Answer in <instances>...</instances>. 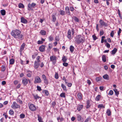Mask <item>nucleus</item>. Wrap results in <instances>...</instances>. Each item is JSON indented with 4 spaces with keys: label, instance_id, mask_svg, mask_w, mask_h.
I'll use <instances>...</instances> for the list:
<instances>
[{
    "label": "nucleus",
    "instance_id": "obj_1",
    "mask_svg": "<svg viewBox=\"0 0 122 122\" xmlns=\"http://www.w3.org/2000/svg\"><path fill=\"white\" fill-rule=\"evenodd\" d=\"M11 35L14 38L20 40L24 39V36L22 34L21 31L19 30H13L11 32Z\"/></svg>",
    "mask_w": 122,
    "mask_h": 122
},
{
    "label": "nucleus",
    "instance_id": "obj_2",
    "mask_svg": "<svg viewBox=\"0 0 122 122\" xmlns=\"http://www.w3.org/2000/svg\"><path fill=\"white\" fill-rule=\"evenodd\" d=\"M36 4L35 3H32L31 4L29 3L28 5V10H33V9L35 7Z\"/></svg>",
    "mask_w": 122,
    "mask_h": 122
},
{
    "label": "nucleus",
    "instance_id": "obj_3",
    "mask_svg": "<svg viewBox=\"0 0 122 122\" xmlns=\"http://www.w3.org/2000/svg\"><path fill=\"white\" fill-rule=\"evenodd\" d=\"M76 41L78 44H79L83 42V39L81 35H78L76 36Z\"/></svg>",
    "mask_w": 122,
    "mask_h": 122
},
{
    "label": "nucleus",
    "instance_id": "obj_4",
    "mask_svg": "<svg viewBox=\"0 0 122 122\" xmlns=\"http://www.w3.org/2000/svg\"><path fill=\"white\" fill-rule=\"evenodd\" d=\"M11 107L13 109H17L20 108V105L18 104L16 102H14L12 104Z\"/></svg>",
    "mask_w": 122,
    "mask_h": 122
},
{
    "label": "nucleus",
    "instance_id": "obj_5",
    "mask_svg": "<svg viewBox=\"0 0 122 122\" xmlns=\"http://www.w3.org/2000/svg\"><path fill=\"white\" fill-rule=\"evenodd\" d=\"M50 61L52 62L53 64L55 65L56 62V57L55 56H50Z\"/></svg>",
    "mask_w": 122,
    "mask_h": 122
},
{
    "label": "nucleus",
    "instance_id": "obj_6",
    "mask_svg": "<svg viewBox=\"0 0 122 122\" xmlns=\"http://www.w3.org/2000/svg\"><path fill=\"white\" fill-rule=\"evenodd\" d=\"M99 23L100 24V26L102 27H107L108 26V24L107 23L105 22L102 19H100V20Z\"/></svg>",
    "mask_w": 122,
    "mask_h": 122
},
{
    "label": "nucleus",
    "instance_id": "obj_7",
    "mask_svg": "<svg viewBox=\"0 0 122 122\" xmlns=\"http://www.w3.org/2000/svg\"><path fill=\"white\" fill-rule=\"evenodd\" d=\"M29 107L30 110L32 111H35L36 110V107L33 104H30L29 105Z\"/></svg>",
    "mask_w": 122,
    "mask_h": 122
},
{
    "label": "nucleus",
    "instance_id": "obj_8",
    "mask_svg": "<svg viewBox=\"0 0 122 122\" xmlns=\"http://www.w3.org/2000/svg\"><path fill=\"white\" fill-rule=\"evenodd\" d=\"M41 82V79L39 77L37 76L35 77V80L34 81L35 83H39Z\"/></svg>",
    "mask_w": 122,
    "mask_h": 122
},
{
    "label": "nucleus",
    "instance_id": "obj_9",
    "mask_svg": "<svg viewBox=\"0 0 122 122\" xmlns=\"http://www.w3.org/2000/svg\"><path fill=\"white\" fill-rule=\"evenodd\" d=\"M46 46L45 45H42L39 48V51L41 52H43L45 51Z\"/></svg>",
    "mask_w": 122,
    "mask_h": 122
},
{
    "label": "nucleus",
    "instance_id": "obj_10",
    "mask_svg": "<svg viewBox=\"0 0 122 122\" xmlns=\"http://www.w3.org/2000/svg\"><path fill=\"white\" fill-rule=\"evenodd\" d=\"M22 80L23 84L24 86L26 85L28 83V80L25 77H23L22 78Z\"/></svg>",
    "mask_w": 122,
    "mask_h": 122
},
{
    "label": "nucleus",
    "instance_id": "obj_11",
    "mask_svg": "<svg viewBox=\"0 0 122 122\" xmlns=\"http://www.w3.org/2000/svg\"><path fill=\"white\" fill-rule=\"evenodd\" d=\"M26 76L28 77H30L32 75V72L30 70H27L26 71Z\"/></svg>",
    "mask_w": 122,
    "mask_h": 122
},
{
    "label": "nucleus",
    "instance_id": "obj_12",
    "mask_svg": "<svg viewBox=\"0 0 122 122\" xmlns=\"http://www.w3.org/2000/svg\"><path fill=\"white\" fill-rule=\"evenodd\" d=\"M40 65V63L38 62L35 61L34 64V67L35 69H37Z\"/></svg>",
    "mask_w": 122,
    "mask_h": 122
},
{
    "label": "nucleus",
    "instance_id": "obj_13",
    "mask_svg": "<svg viewBox=\"0 0 122 122\" xmlns=\"http://www.w3.org/2000/svg\"><path fill=\"white\" fill-rule=\"evenodd\" d=\"M43 79L44 80V81L45 83L46 84H48V81L46 79V77L45 75H43L42 76Z\"/></svg>",
    "mask_w": 122,
    "mask_h": 122
},
{
    "label": "nucleus",
    "instance_id": "obj_14",
    "mask_svg": "<svg viewBox=\"0 0 122 122\" xmlns=\"http://www.w3.org/2000/svg\"><path fill=\"white\" fill-rule=\"evenodd\" d=\"M21 22L24 24H26L28 22L27 20L24 17H22L21 18Z\"/></svg>",
    "mask_w": 122,
    "mask_h": 122
},
{
    "label": "nucleus",
    "instance_id": "obj_15",
    "mask_svg": "<svg viewBox=\"0 0 122 122\" xmlns=\"http://www.w3.org/2000/svg\"><path fill=\"white\" fill-rule=\"evenodd\" d=\"M68 35H67V37L70 40L71 39V31L70 30H69L67 32Z\"/></svg>",
    "mask_w": 122,
    "mask_h": 122
},
{
    "label": "nucleus",
    "instance_id": "obj_16",
    "mask_svg": "<svg viewBox=\"0 0 122 122\" xmlns=\"http://www.w3.org/2000/svg\"><path fill=\"white\" fill-rule=\"evenodd\" d=\"M90 101L89 100H87L86 101V109H88L90 107Z\"/></svg>",
    "mask_w": 122,
    "mask_h": 122
},
{
    "label": "nucleus",
    "instance_id": "obj_17",
    "mask_svg": "<svg viewBox=\"0 0 122 122\" xmlns=\"http://www.w3.org/2000/svg\"><path fill=\"white\" fill-rule=\"evenodd\" d=\"M83 107L82 105H78L77 106V109L78 111H80L82 109Z\"/></svg>",
    "mask_w": 122,
    "mask_h": 122
},
{
    "label": "nucleus",
    "instance_id": "obj_18",
    "mask_svg": "<svg viewBox=\"0 0 122 122\" xmlns=\"http://www.w3.org/2000/svg\"><path fill=\"white\" fill-rule=\"evenodd\" d=\"M117 51V49L116 48H114L111 51V54L114 55Z\"/></svg>",
    "mask_w": 122,
    "mask_h": 122
},
{
    "label": "nucleus",
    "instance_id": "obj_19",
    "mask_svg": "<svg viewBox=\"0 0 122 122\" xmlns=\"http://www.w3.org/2000/svg\"><path fill=\"white\" fill-rule=\"evenodd\" d=\"M82 94L81 92H79L78 93L77 97L80 100H81L82 98Z\"/></svg>",
    "mask_w": 122,
    "mask_h": 122
},
{
    "label": "nucleus",
    "instance_id": "obj_20",
    "mask_svg": "<svg viewBox=\"0 0 122 122\" xmlns=\"http://www.w3.org/2000/svg\"><path fill=\"white\" fill-rule=\"evenodd\" d=\"M65 10L66 12V13L68 15H70V14L69 7L68 6H66L65 7Z\"/></svg>",
    "mask_w": 122,
    "mask_h": 122
},
{
    "label": "nucleus",
    "instance_id": "obj_21",
    "mask_svg": "<svg viewBox=\"0 0 122 122\" xmlns=\"http://www.w3.org/2000/svg\"><path fill=\"white\" fill-rule=\"evenodd\" d=\"M103 77L105 79L108 80L109 79V76L107 74L104 75L103 76Z\"/></svg>",
    "mask_w": 122,
    "mask_h": 122
},
{
    "label": "nucleus",
    "instance_id": "obj_22",
    "mask_svg": "<svg viewBox=\"0 0 122 122\" xmlns=\"http://www.w3.org/2000/svg\"><path fill=\"white\" fill-rule=\"evenodd\" d=\"M15 60L13 58H11L10 60V65H13V64L14 62H15Z\"/></svg>",
    "mask_w": 122,
    "mask_h": 122
},
{
    "label": "nucleus",
    "instance_id": "obj_23",
    "mask_svg": "<svg viewBox=\"0 0 122 122\" xmlns=\"http://www.w3.org/2000/svg\"><path fill=\"white\" fill-rule=\"evenodd\" d=\"M33 96L34 99L36 100L39 99L40 98V97L37 94L34 95L33 94Z\"/></svg>",
    "mask_w": 122,
    "mask_h": 122
},
{
    "label": "nucleus",
    "instance_id": "obj_24",
    "mask_svg": "<svg viewBox=\"0 0 122 122\" xmlns=\"http://www.w3.org/2000/svg\"><path fill=\"white\" fill-rule=\"evenodd\" d=\"M77 120L78 121H80L82 118L81 115L78 114L77 115Z\"/></svg>",
    "mask_w": 122,
    "mask_h": 122
},
{
    "label": "nucleus",
    "instance_id": "obj_25",
    "mask_svg": "<svg viewBox=\"0 0 122 122\" xmlns=\"http://www.w3.org/2000/svg\"><path fill=\"white\" fill-rule=\"evenodd\" d=\"M102 79V77L101 76L96 77V80L97 82H98L101 81Z\"/></svg>",
    "mask_w": 122,
    "mask_h": 122
},
{
    "label": "nucleus",
    "instance_id": "obj_26",
    "mask_svg": "<svg viewBox=\"0 0 122 122\" xmlns=\"http://www.w3.org/2000/svg\"><path fill=\"white\" fill-rule=\"evenodd\" d=\"M61 87L63 89V90L65 91H67V90L66 86L63 84H62L61 85Z\"/></svg>",
    "mask_w": 122,
    "mask_h": 122
},
{
    "label": "nucleus",
    "instance_id": "obj_27",
    "mask_svg": "<svg viewBox=\"0 0 122 122\" xmlns=\"http://www.w3.org/2000/svg\"><path fill=\"white\" fill-rule=\"evenodd\" d=\"M40 34L42 35H46V33L45 31L44 30H41L40 32Z\"/></svg>",
    "mask_w": 122,
    "mask_h": 122
},
{
    "label": "nucleus",
    "instance_id": "obj_28",
    "mask_svg": "<svg viewBox=\"0 0 122 122\" xmlns=\"http://www.w3.org/2000/svg\"><path fill=\"white\" fill-rule=\"evenodd\" d=\"M74 47L72 46H71L70 47V52L71 53H73L74 51Z\"/></svg>",
    "mask_w": 122,
    "mask_h": 122
},
{
    "label": "nucleus",
    "instance_id": "obj_29",
    "mask_svg": "<svg viewBox=\"0 0 122 122\" xmlns=\"http://www.w3.org/2000/svg\"><path fill=\"white\" fill-rule=\"evenodd\" d=\"M67 59V58L66 56H63L62 57V60L63 62H66V61Z\"/></svg>",
    "mask_w": 122,
    "mask_h": 122
},
{
    "label": "nucleus",
    "instance_id": "obj_30",
    "mask_svg": "<svg viewBox=\"0 0 122 122\" xmlns=\"http://www.w3.org/2000/svg\"><path fill=\"white\" fill-rule=\"evenodd\" d=\"M106 113L108 116H110L111 114V112L110 110L109 109L107 110Z\"/></svg>",
    "mask_w": 122,
    "mask_h": 122
},
{
    "label": "nucleus",
    "instance_id": "obj_31",
    "mask_svg": "<svg viewBox=\"0 0 122 122\" xmlns=\"http://www.w3.org/2000/svg\"><path fill=\"white\" fill-rule=\"evenodd\" d=\"M65 93V92H63L61 93L60 95V96L61 97L64 98L66 97Z\"/></svg>",
    "mask_w": 122,
    "mask_h": 122
},
{
    "label": "nucleus",
    "instance_id": "obj_32",
    "mask_svg": "<svg viewBox=\"0 0 122 122\" xmlns=\"http://www.w3.org/2000/svg\"><path fill=\"white\" fill-rule=\"evenodd\" d=\"M113 90L115 92V95L117 96L119 94V92L117 90L116 88H115Z\"/></svg>",
    "mask_w": 122,
    "mask_h": 122
},
{
    "label": "nucleus",
    "instance_id": "obj_33",
    "mask_svg": "<svg viewBox=\"0 0 122 122\" xmlns=\"http://www.w3.org/2000/svg\"><path fill=\"white\" fill-rule=\"evenodd\" d=\"M25 44V43H23L21 46L20 50L21 51H22L24 49Z\"/></svg>",
    "mask_w": 122,
    "mask_h": 122
},
{
    "label": "nucleus",
    "instance_id": "obj_34",
    "mask_svg": "<svg viewBox=\"0 0 122 122\" xmlns=\"http://www.w3.org/2000/svg\"><path fill=\"white\" fill-rule=\"evenodd\" d=\"M98 107L100 109L105 107V105H103L102 104H99L98 106Z\"/></svg>",
    "mask_w": 122,
    "mask_h": 122
},
{
    "label": "nucleus",
    "instance_id": "obj_35",
    "mask_svg": "<svg viewBox=\"0 0 122 122\" xmlns=\"http://www.w3.org/2000/svg\"><path fill=\"white\" fill-rule=\"evenodd\" d=\"M102 60L103 61L105 62L106 61V56L105 55H103L102 56Z\"/></svg>",
    "mask_w": 122,
    "mask_h": 122
},
{
    "label": "nucleus",
    "instance_id": "obj_36",
    "mask_svg": "<svg viewBox=\"0 0 122 122\" xmlns=\"http://www.w3.org/2000/svg\"><path fill=\"white\" fill-rule=\"evenodd\" d=\"M18 7L19 8H23L24 7V6L22 4L20 3L18 5Z\"/></svg>",
    "mask_w": 122,
    "mask_h": 122
},
{
    "label": "nucleus",
    "instance_id": "obj_37",
    "mask_svg": "<svg viewBox=\"0 0 122 122\" xmlns=\"http://www.w3.org/2000/svg\"><path fill=\"white\" fill-rule=\"evenodd\" d=\"M1 14L2 15H4L5 14L6 12L5 10H3L0 11Z\"/></svg>",
    "mask_w": 122,
    "mask_h": 122
},
{
    "label": "nucleus",
    "instance_id": "obj_38",
    "mask_svg": "<svg viewBox=\"0 0 122 122\" xmlns=\"http://www.w3.org/2000/svg\"><path fill=\"white\" fill-rule=\"evenodd\" d=\"M38 120L39 122H43L41 117L39 115L38 116Z\"/></svg>",
    "mask_w": 122,
    "mask_h": 122
},
{
    "label": "nucleus",
    "instance_id": "obj_39",
    "mask_svg": "<svg viewBox=\"0 0 122 122\" xmlns=\"http://www.w3.org/2000/svg\"><path fill=\"white\" fill-rule=\"evenodd\" d=\"M48 39L49 41H52L53 40V36L52 35L48 37Z\"/></svg>",
    "mask_w": 122,
    "mask_h": 122
},
{
    "label": "nucleus",
    "instance_id": "obj_40",
    "mask_svg": "<svg viewBox=\"0 0 122 122\" xmlns=\"http://www.w3.org/2000/svg\"><path fill=\"white\" fill-rule=\"evenodd\" d=\"M101 96L100 95H98L96 98V101H98L99 100Z\"/></svg>",
    "mask_w": 122,
    "mask_h": 122
},
{
    "label": "nucleus",
    "instance_id": "obj_41",
    "mask_svg": "<svg viewBox=\"0 0 122 122\" xmlns=\"http://www.w3.org/2000/svg\"><path fill=\"white\" fill-rule=\"evenodd\" d=\"M14 112L12 110H10L9 111V113L11 115H13L14 114Z\"/></svg>",
    "mask_w": 122,
    "mask_h": 122
},
{
    "label": "nucleus",
    "instance_id": "obj_42",
    "mask_svg": "<svg viewBox=\"0 0 122 122\" xmlns=\"http://www.w3.org/2000/svg\"><path fill=\"white\" fill-rule=\"evenodd\" d=\"M43 92L45 93V94L47 96L49 94V93L47 90H44L43 91Z\"/></svg>",
    "mask_w": 122,
    "mask_h": 122
},
{
    "label": "nucleus",
    "instance_id": "obj_43",
    "mask_svg": "<svg viewBox=\"0 0 122 122\" xmlns=\"http://www.w3.org/2000/svg\"><path fill=\"white\" fill-rule=\"evenodd\" d=\"M61 15H63L65 14V12L63 10H61L59 11Z\"/></svg>",
    "mask_w": 122,
    "mask_h": 122
},
{
    "label": "nucleus",
    "instance_id": "obj_44",
    "mask_svg": "<svg viewBox=\"0 0 122 122\" xmlns=\"http://www.w3.org/2000/svg\"><path fill=\"white\" fill-rule=\"evenodd\" d=\"M25 115L24 114L22 113L20 115V117L21 119H23L25 117Z\"/></svg>",
    "mask_w": 122,
    "mask_h": 122
},
{
    "label": "nucleus",
    "instance_id": "obj_45",
    "mask_svg": "<svg viewBox=\"0 0 122 122\" xmlns=\"http://www.w3.org/2000/svg\"><path fill=\"white\" fill-rule=\"evenodd\" d=\"M17 102H19L20 104H22V101L20 99L18 98L17 99Z\"/></svg>",
    "mask_w": 122,
    "mask_h": 122
},
{
    "label": "nucleus",
    "instance_id": "obj_46",
    "mask_svg": "<svg viewBox=\"0 0 122 122\" xmlns=\"http://www.w3.org/2000/svg\"><path fill=\"white\" fill-rule=\"evenodd\" d=\"M105 38V36H103L101 38V43H103L104 41V39Z\"/></svg>",
    "mask_w": 122,
    "mask_h": 122
},
{
    "label": "nucleus",
    "instance_id": "obj_47",
    "mask_svg": "<svg viewBox=\"0 0 122 122\" xmlns=\"http://www.w3.org/2000/svg\"><path fill=\"white\" fill-rule=\"evenodd\" d=\"M114 92L112 90H110L109 92L108 93V95H112L113 94Z\"/></svg>",
    "mask_w": 122,
    "mask_h": 122
},
{
    "label": "nucleus",
    "instance_id": "obj_48",
    "mask_svg": "<svg viewBox=\"0 0 122 122\" xmlns=\"http://www.w3.org/2000/svg\"><path fill=\"white\" fill-rule=\"evenodd\" d=\"M114 35V31H113V30L110 33V36L112 37H113Z\"/></svg>",
    "mask_w": 122,
    "mask_h": 122
},
{
    "label": "nucleus",
    "instance_id": "obj_49",
    "mask_svg": "<svg viewBox=\"0 0 122 122\" xmlns=\"http://www.w3.org/2000/svg\"><path fill=\"white\" fill-rule=\"evenodd\" d=\"M52 21L55 22V21L56 20V18L55 16L53 15L52 16Z\"/></svg>",
    "mask_w": 122,
    "mask_h": 122
},
{
    "label": "nucleus",
    "instance_id": "obj_50",
    "mask_svg": "<svg viewBox=\"0 0 122 122\" xmlns=\"http://www.w3.org/2000/svg\"><path fill=\"white\" fill-rule=\"evenodd\" d=\"M57 119L58 122L60 120V121H63V119L62 117H59L57 118Z\"/></svg>",
    "mask_w": 122,
    "mask_h": 122
},
{
    "label": "nucleus",
    "instance_id": "obj_51",
    "mask_svg": "<svg viewBox=\"0 0 122 122\" xmlns=\"http://www.w3.org/2000/svg\"><path fill=\"white\" fill-rule=\"evenodd\" d=\"M56 41H59L60 40V39L58 36H56L55 38Z\"/></svg>",
    "mask_w": 122,
    "mask_h": 122
},
{
    "label": "nucleus",
    "instance_id": "obj_52",
    "mask_svg": "<svg viewBox=\"0 0 122 122\" xmlns=\"http://www.w3.org/2000/svg\"><path fill=\"white\" fill-rule=\"evenodd\" d=\"M5 69V66H1V71H4Z\"/></svg>",
    "mask_w": 122,
    "mask_h": 122
},
{
    "label": "nucleus",
    "instance_id": "obj_53",
    "mask_svg": "<svg viewBox=\"0 0 122 122\" xmlns=\"http://www.w3.org/2000/svg\"><path fill=\"white\" fill-rule=\"evenodd\" d=\"M121 31H122V30H121V29L119 28V29L118 31V32H117L118 35V36H120V34L121 33Z\"/></svg>",
    "mask_w": 122,
    "mask_h": 122
},
{
    "label": "nucleus",
    "instance_id": "obj_54",
    "mask_svg": "<svg viewBox=\"0 0 122 122\" xmlns=\"http://www.w3.org/2000/svg\"><path fill=\"white\" fill-rule=\"evenodd\" d=\"M104 32L103 30H101L100 31V35L101 36L103 35L104 34Z\"/></svg>",
    "mask_w": 122,
    "mask_h": 122
},
{
    "label": "nucleus",
    "instance_id": "obj_55",
    "mask_svg": "<svg viewBox=\"0 0 122 122\" xmlns=\"http://www.w3.org/2000/svg\"><path fill=\"white\" fill-rule=\"evenodd\" d=\"M55 78L56 79H57L59 78V76H58V73H56L55 76Z\"/></svg>",
    "mask_w": 122,
    "mask_h": 122
},
{
    "label": "nucleus",
    "instance_id": "obj_56",
    "mask_svg": "<svg viewBox=\"0 0 122 122\" xmlns=\"http://www.w3.org/2000/svg\"><path fill=\"white\" fill-rule=\"evenodd\" d=\"M105 45L107 48H109L110 47V44L107 42L106 43Z\"/></svg>",
    "mask_w": 122,
    "mask_h": 122
},
{
    "label": "nucleus",
    "instance_id": "obj_57",
    "mask_svg": "<svg viewBox=\"0 0 122 122\" xmlns=\"http://www.w3.org/2000/svg\"><path fill=\"white\" fill-rule=\"evenodd\" d=\"M40 57L39 56H38L37 57V58H36V59L37 60V61H36L37 62H39L40 61Z\"/></svg>",
    "mask_w": 122,
    "mask_h": 122
},
{
    "label": "nucleus",
    "instance_id": "obj_58",
    "mask_svg": "<svg viewBox=\"0 0 122 122\" xmlns=\"http://www.w3.org/2000/svg\"><path fill=\"white\" fill-rule=\"evenodd\" d=\"M68 65V63H66V62H64L63 63V66L65 67H66Z\"/></svg>",
    "mask_w": 122,
    "mask_h": 122
},
{
    "label": "nucleus",
    "instance_id": "obj_59",
    "mask_svg": "<svg viewBox=\"0 0 122 122\" xmlns=\"http://www.w3.org/2000/svg\"><path fill=\"white\" fill-rule=\"evenodd\" d=\"M37 90L39 91H41V87L39 86H37Z\"/></svg>",
    "mask_w": 122,
    "mask_h": 122
},
{
    "label": "nucleus",
    "instance_id": "obj_60",
    "mask_svg": "<svg viewBox=\"0 0 122 122\" xmlns=\"http://www.w3.org/2000/svg\"><path fill=\"white\" fill-rule=\"evenodd\" d=\"M37 43L38 44H42L43 43V42L39 40L37 41Z\"/></svg>",
    "mask_w": 122,
    "mask_h": 122
},
{
    "label": "nucleus",
    "instance_id": "obj_61",
    "mask_svg": "<svg viewBox=\"0 0 122 122\" xmlns=\"http://www.w3.org/2000/svg\"><path fill=\"white\" fill-rule=\"evenodd\" d=\"M74 19L75 20L76 22H78L79 21L78 19L76 17H74Z\"/></svg>",
    "mask_w": 122,
    "mask_h": 122
},
{
    "label": "nucleus",
    "instance_id": "obj_62",
    "mask_svg": "<svg viewBox=\"0 0 122 122\" xmlns=\"http://www.w3.org/2000/svg\"><path fill=\"white\" fill-rule=\"evenodd\" d=\"M53 50L55 52H56L57 51H59V49L56 48H54L53 49Z\"/></svg>",
    "mask_w": 122,
    "mask_h": 122
},
{
    "label": "nucleus",
    "instance_id": "obj_63",
    "mask_svg": "<svg viewBox=\"0 0 122 122\" xmlns=\"http://www.w3.org/2000/svg\"><path fill=\"white\" fill-rule=\"evenodd\" d=\"M70 10L72 11H73L74 10V8L73 7H70Z\"/></svg>",
    "mask_w": 122,
    "mask_h": 122
},
{
    "label": "nucleus",
    "instance_id": "obj_64",
    "mask_svg": "<svg viewBox=\"0 0 122 122\" xmlns=\"http://www.w3.org/2000/svg\"><path fill=\"white\" fill-rule=\"evenodd\" d=\"M87 83H88L89 85H90L92 83L91 81L89 80H87Z\"/></svg>",
    "mask_w": 122,
    "mask_h": 122
}]
</instances>
